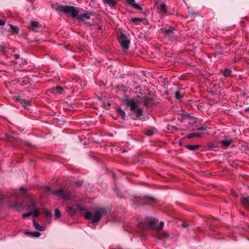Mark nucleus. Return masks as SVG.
<instances>
[{
	"label": "nucleus",
	"instance_id": "nucleus-1",
	"mask_svg": "<svg viewBox=\"0 0 249 249\" xmlns=\"http://www.w3.org/2000/svg\"><path fill=\"white\" fill-rule=\"evenodd\" d=\"M93 213L87 211L85 217L87 219H91V223L98 222L102 216L107 214V210L105 208H95L92 210Z\"/></svg>",
	"mask_w": 249,
	"mask_h": 249
},
{
	"label": "nucleus",
	"instance_id": "nucleus-2",
	"mask_svg": "<svg viewBox=\"0 0 249 249\" xmlns=\"http://www.w3.org/2000/svg\"><path fill=\"white\" fill-rule=\"evenodd\" d=\"M52 6L55 11L62 12L65 14L67 16H71L73 19L77 18L79 13L78 10L73 6H62L56 4H53Z\"/></svg>",
	"mask_w": 249,
	"mask_h": 249
},
{
	"label": "nucleus",
	"instance_id": "nucleus-3",
	"mask_svg": "<svg viewBox=\"0 0 249 249\" xmlns=\"http://www.w3.org/2000/svg\"><path fill=\"white\" fill-rule=\"evenodd\" d=\"M36 208V206L35 202L33 200H30L28 207V209L30 211V212L23 213L22 217L24 218L32 215L35 217H37L39 215V211Z\"/></svg>",
	"mask_w": 249,
	"mask_h": 249
},
{
	"label": "nucleus",
	"instance_id": "nucleus-4",
	"mask_svg": "<svg viewBox=\"0 0 249 249\" xmlns=\"http://www.w3.org/2000/svg\"><path fill=\"white\" fill-rule=\"evenodd\" d=\"M53 194L56 196H60L66 201L74 200V195L72 193H65L61 189L53 191Z\"/></svg>",
	"mask_w": 249,
	"mask_h": 249
},
{
	"label": "nucleus",
	"instance_id": "nucleus-5",
	"mask_svg": "<svg viewBox=\"0 0 249 249\" xmlns=\"http://www.w3.org/2000/svg\"><path fill=\"white\" fill-rule=\"evenodd\" d=\"M123 102L127 107H130L131 111H135L139 107V104L141 103V101L138 99L134 100L126 98L123 99Z\"/></svg>",
	"mask_w": 249,
	"mask_h": 249
},
{
	"label": "nucleus",
	"instance_id": "nucleus-6",
	"mask_svg": "<svg viewBox=\"0 0 249 249\" xmlns=\"http://www.w3.org/2000/svg\"><path fill=\"white\" fill-rule=\"evenodd\" d=\"M119 42L124 49L127 50L129 48L130 40L124 34L121 35L119 37Z\"/></svg>",
	"mask_w": 249,
	"mask_h": 249
},
{
	"label": "nucleus",
	"instance_id": "nucleus-7",
	"mask_svg": "<svg viewBox=\"0 0 249 249\" xmlns=\"http://www.w3.org/2000/svg\"><path fill=\"white\" fill-rule=\"evenodd\" d=\"M174 31V28H170L163 31V34L168 39L173 40L175 39Z\"/></svg>",
	"mask_w": 249,
	"mask_h": 249
},
{
	"label": "nucleus",
	"instance_id": "nucleus-8",
	"mask_svg": "<svg viewBox=\"0 0 249 249\" xmlns=\"http://www.w3.org/2000/svg\"><path fill=\"white\" fill-rule=\"evenodd\" d=\"M140 101H141V103H142L143 105L146 107L150 106L152 104L153 101L151 98H147L144 96L141 97Z\"/></svg>",
	"mask_w": 249,
	"mask_h": 249
},
{
	"label": "nucleus",
	"instance_id": "nucleus-9",
	"mask_svg": "<svg viewBox=\"0 0 249 249\" xmlns=\"http://www.w3.org/2000/svg\"><path fill=\"white\" fill-rule=\"evenodd\" d=\"M91 17V13L88 11H86V13L81 14L80 16L77 15V18L79 20L84 21L85 19H89Z\"/></svg>",
	"mask_w": 249,
	"mask_h": 249
},
{
	"label": "nucleus",
	"instance_id": "nucleus-10",
	"mask_svg": "<svg viewBox=\"0 0 249 249\" xmlns=\"http://www.w3.org/2000/svg\"><path fill=\"white\" fill-rule=\"evenodd\" d=\"M241 203L243 207L245 209H249V196L243 197L241 200Z\"/></svg>",
	"mask_w": 249,
	"mask_h": 249
},
{
	"label": "nucleus",
	"instance_id": "nucleus-11",
	"mask_svg": "<svg viewBox=\"0 0 249 249\" xmlns=\"http://www.w3.org/2000/svg\"><path fill=\"white\" fill-rule=\"evenodd\" d=\"M25 233L26 235L33 237H38L40 236L41 233L38 231H25Z\"/></svg>",
	"mask_w": 249,
	"mask_h": 249
},
{
	"label": "nucleus",
	"instance_id": "nucleus-12",
	"mask_svg": "<svg viewBox=\"0 0 249 249\" xmlns=\"http://www.w3.org/2000/svg\"><path fill=\"white\" fill-rule=\"evenodd\" d=\"M135 113V117L136 119H139L143 115V110L138 107L135 111H133Z\"/></svg>",
	"mask_w": 249,
	"mask_h": 249
},
{
	"label": "nucleus",
	"instance_id": "nucleus-13",
	"mask_svg": "<svg viewBox=\"0 0 249 249\" xmlns=\"http://www.w3.org/2000/svg\"><path fill=\"white\" fill-rule=\"evenodd\" d=\"M33 225L36 229L39 231H44L46 229L45 226H40L35 220H33Z\"/></svg>",
	"mask_w": 249,
	"mask_h": 249
},
{
	"label": "nucleus",
	"instance_id": "nucleus-14",
	"mask_svg": "<svg viewBox=\"0 0 249 249\" xmlns=\"http://www.w3.org/2000/svg\"><path fill=\"white\" fill-rule=\"evenodd\" d=\"M232 142L231 139L222 140L220 141V143L223 147H227L229 146Z\"/></svg>",
	"mask_w": 249,
	"mask_h": 249
},
{
	"label": "nucleus",
	"instance_id": "nucleus-15",
	"mask_svg": "<svg viewBox=\"0 0 249 249\" xmlns=\"http://www.w3.org/2000/svg\"><path fill=\"white\" fill-rule=\"evenodd\" d=\"M31 26L33 31L38 32V28L39 27V23L36 21H31Z\"/></svg>",
	"mask_w": 249,
	"mask_h": 249
},
{
	"label": "nucleus",
	"instance_id": "nucleus-16",
	"mask_svg": "<svg viewBox=\"0 0 249 249\" xmlns=\"http://www.w3.org/2000/svg\"><path fill=\"white\" fill-rule=\"evenodd\" d=\"M63 89L60 87H56L52 89V93L55 94H61L62 93Z\"/></svg>",
	"mask_w": 249,
	"mask_h": 249
},
{
	"label": "nucleus",
	"instance_id": "nucleus-17",
	"mask_svg": "<svg viewBox=\"0 0 249 249\" xmlns=\"http://www.w3.org/2000/svg\"><path fill=\"white\" fill-rule=\"evenodd\" d=\"M19 102L21 103V104L25 106V107H27L32 104V102H31L29 100H26L23 99H19Z\"/></svg>",
	"mask_w": 249,
	"mask_h": 249
},
{
	"label": "nucleus",
	"instance_id": "nucleus-18",
	"mask_svg": "<svg viewBox=\"0 0 249 249\" xmlns=\"http://www.w3.org/2000/svg\"><path fill=\"white\" fill-rule=\"evenodd\" d=\"M104 4L108 5L110 6L113 7L116 4V2L114 0H103Z\"/></svg>",
	"mask_w": 249,
	"mask_h": 249
},
{
	"label": "nucleus",
	"instance_id": "nucleus-19",
	"mask_svg": "<svg viewBox=\"0 0 249 249\" xmlns=\"http://www.w3.org/2000/svg\"><path fill=\"white\" fill-rule=\"evenodd\" d=\"M117 112L118 114L122 117V119H124L125 117V112L124 110L120 108H118L117 109Z\"/></svg>",
	"mask_w": 249,
	"mask_h": 249
},
{
	"label": "nucleus",
	"instance_id": "nucleus-20",
	"mask_svg": "<svg viewBox=\"0 0 249 249\" xmlns=\"http://www.w3.org/2000/svg\"><path fill=\"white\" fill-rule=\"evenodd\" d=\"M201 137V134L199 133H196V132L191 133L187 135V138L188 139H192L194 137Z\"/></svg>",
	"mask_w": 249,
	"mask_h": 249
},
{
	"label": "nucleus",
	"instance_id": "nucleus-21",
	"mask_svg": "<svg viewBox=\"0 0 249 249\" xmlns=\"http://www.w3.org/2000/svg\"><path fill=\"white\" fill-rule=\"evenodd\" d=\"M10 27V31L12 33H18L19 28L17 26H14L12 24H9Z\"/></svg>",
	"mask_w": 249,
	"mask_h": 249
},
{
	"label": "nucleus",
	"instance_id": "nucleus-22",
	"mask_svg": "<svg viewBox=\"0 0 249 249\" xmlns=\"http://www.w3.org/2000/svg\"><path fill=\"white\" fill-rule=\"evenodd\" d=\"M224 76H231V71L230 69H226L222 72Z\"/></svg>",
	"mask_w": 249,
	"mask_h": 249
},
{
	"label": "nucleus",
	"instance_id": "nucleus-23",
	"mask_svg": "<svg viewBox=\"0 0 249 249\" xmlns=\"http://www.w3.org/2000/svg\"><path fill=\"white\" fill-rule=\"evenodd\" d=\"M67 211L69 214L72 215L75 213L76 210L73 207H69L67 208Z\"/></svg>",
	"mask_w": 249,
	"mask_h": 249
},
{
	"label": "nucleus",
	"instance_id": "nucleus-24",
	"mask_svg": "<svg viewBox=\"0 0 249 249\" xmlns=\"http://www.w3.org/2000/svg\"><path fill=\"white\" fill-rule=\"evenodd\" d=\"M160 10V12L163 13H165L167 11V8L166 5L163 3H161L159 7Z\"/></svg>",
	"mask_w": 249,
	"mask_h": 249
},
{
	"label": "nucleus",
	"instance_id": "nucleus-25",
	"mask_svg": "<svg viewBox=\"0 0 249 249\" xmlns=\"http://www.w3.org/2000/svg\"><path fill=\"white\" fill-rule=\"evenodd\" d=\"M156 129L154 128H152L149 129H148L146 131V134L148 136H152L155 132Z\"/></svg>",
	"mask_w": 249,
	"mask_h": 249
},
{
	"label": "nucleus",
	"instance_id": "nucleus-26",
	"mask_svg": "<svg viewBox=\"0 0 249 249\" xmlns=\"http://www.w3.org/2000/svg\"><path fill=\"white\" fill-rule=\"evenodd\" d=\"M175 98L178 99H181L183 96V93L180 91H177L175 94Z\"/></svg>",
	"mask_w": 249,
	"mask_h": 249
},
{
	"label": "nucleus",
	"instance_id": "nucleus-27",
	"mask_svg": "<svg viewBox=\"0 0 249 249\" xmlns=\"http://www.w3.org/2000/svg\"><path fill=\"white\" fill-rule=\"evenodd\" d=\"M186 147L189 150L193 151L197 149L199 146L197 145H187Z\"/></svg>",
	"mask_w": 249,
	"mask_h": 249
},
{
	"label": "nucleus",
	"instance_id": "nucleus-28",
	"mask_svg": "<svg viewBox=\"0 0 249 249\" xmlns=\"http://www.w3.org/2000/svg\"><path fill=\"white\" fill-rule=\"evenodd\" d=\"M154 199L152 198L147 197L144 198L143 204H149L152 201H153Z\"/></svg>",
	"mask_w": 249,
	"mask_h": 249
},
{
	"label": "nucleus",
	"instance_id": "nucleus-29",
	"mask_svg": "<svg viewBox=\"0 0 249 249\" xmlns=\"http://www.w3.org/2000/svg\"><path fill=\"white\" fill-rule=\"evenodd\" d=\"M163 226H164V222L161 221L159 225H158V226H157L155 227V229L157 231L160 230L161 229H162L163 228Z\"/></svg>",
	"mask_w": 249,
	"mask_h": 249
},
{
	"label": "nucleus",
	"instance_id": "nucleus-30",
	"mask_svg": "<svg viewBox=\"0 0 249 249\" xmlns=\"http://www.w3.org/2000/svg\"><path fill=\"white\" fill-rule=\"evenodd\" d=\"M54 216L56 218H59L61 216V213L58 210H57V209L55 210Z\"/></svg>",
	"mask_w": 249,
	"mask_h": 249
},
{
	"label": "nucleus",
	"instance_id": "nucleus-31",
	"mask_svg": "<svg viewBox=\"0 0 249 249\" xmlns=\"http://www.w3.org/2000/svg\"><path fill=\"white\" fill-rule=\"evenodd\" d=\"M133 7H134L135 8L137 9H138V10H141V7L140 6V5L138 4H137L135 2L134 3V4H133L132 5Z\"/></svg>",
	"mask_w": 249,
	"mask_h": 249
},
{
	"label": "nucleus",
	"instance_id": "nucleus-32",
	"mask_svg": "<svg viewBox=\"0 0 249 249\" xmlns=\"http://www.w3.org/2000/svg\"><path fill=\"white\" fill-rule=\"evenodd\" d=\"M44 213L46 214V215L48 217H50L52 215L51 212L48 210H45Z\"/></svg>",
	"mask_w": 249,
	"mask_h": 249
},
{
	"label": "nucleus",
	"instance_id": "nucleus-33",
	"mask_svg": "<svg viewBox=\"0 0 249 249\" xmlns=\"http://www.w3.org/2000/svg\"><path fill=\"white\" fill-rule=\"evenodd\" d=\"M51 188L49 186L45 187L44 188V191L46 193H49L51 191Z\"/></svg>",
	"mask_w": 249,
	"mask_h": 249
},
{
	"label": "nucleus",
	"instance_id": "nucleus-34",
	"mask_svg": "<svg viewBox=\"0 0 249 249\" xmlns=\"http://www.w3.org/2000/svg\"><path fill=\"white\" fill-rule=\"evenodd\" d=\"M126 1L128 4L132 5L135 3V0H126Z\"/></svg>",
	"mask_w": 249,
	"mask_h": 249
},
{
	"label": "nucleus",
	"instance_id": "nucleus-35",
	"mask_svg": "<svg viewBox=\"0 0 249 249\" xmlns=\"http://www.w3.org/2000/svg\"><path fill=\"white\" fill-rule=\"evenodd\" d=\"M155 221V219H151L149 222V224L150 226H152L154 222Z\"/></svg>",
	"mask_w": 249,
	"mask_h": 249
},
{
	"label": "nucleus",
	"instance_id": "nucleus-36",
	"mask_svg": "<svg viewBox=\"0 0 249 249\" xmlns=\"http://www.w3.org/2000/svg\"><path fill=\"white\" fill-rule=\"evenodd\" d=\"M182 226L183 227H187L188 226V224L187 222H184L182 224Z\"/></svg>",
	"mask_w": 249,
	"mask_h": 249
},
{
	"label": "nucleus",
	"instance_id": "nucleus-37",
	"mask_svg": "<svg viewBox=\"0 0 249 249\" xmlns=\"http://www.w3.org/2000/svg\"><path fill=\"white\" fill-rule=\"evenodd\" d=\"M14 56L16 59H18L19 58V55L18 54H15Z\"/></svg>",
	"mask_w": 249,
	"mask_h": 249
},
{
	"label": "nucleus",
	"instance_id": "nucleus-38",
	"mask_svg": "<svg viewBox=\"0 0 249 249\" xmlns=\"http://www.w3.org/2000/svg\"><path fill=\"white\" fill-rule=\"evenodd\" d=\"M5 22L2 20H0V26L4 25Z\"/></svg>",
	"mask_w": 249,
	"mask_h": 249
},
{
	"label": "nucleus",
	"instance_id": "nucleus-39",
	"mask_svg": "<svg viewBox=\"0 0 249 249\" xmlns=\"http://www.w3.org/2000/svg\"><path fill=\"white\" fill-rule=\"evenodd\" d=\"M205 129V128L204 127H200L197 129V130H203Z\"/></svg>",
	"mask_w": 249,
	"mask_h": 249
},
{
	"label": "nucleus",
	"instance_id": "nucleus-40",
	"mask_svg": "<svg viewBox=\"0 0 249 249\" xmlns=\"http://www.w3.org/2000/svg\"><path fill=\"white\" fill-rule=\"evenodd\" d=\"M82 182H76V184L77 185H81L82 184Z\"/></svg>",
	"mask_w": 249,
	"mask_h": 249
},
{
	"label": "nucleus",
	"instance_id": "nucleus-41",
	"mask_svg": "<svg viewBox=\"0 0 249 249\" xmlns=\"http://www.w3.org/2000/svg\"><path fill=\"white\" fill-rule=\"evenodd\" d=\"M20 190L22 192H25V190L23 188H20Z\"/></svg>",
	"mask_w": 249,
	"mask_h": 249
},
{
	"label": "nucleus",
	"instance_id": "nucleus-42",
	"mask_svg": "<svg viewBox=\"0 0 249 249\" xmlns=\"http://www.w3.org/2000/svg\"><path fill=\"white\" fill-rule=\"evenodd\" d=\"M132 20H133V22H135L136 21L139 20V19H138V18H133V19H132Z\"/></svg>",
	"mask_w": 249,
	"mask_h": 249
},
{
	"label": "nucleus",
	"instance_id": "nucleus-43",
	"mask_svg": "<svg viewBox=\"0 0 249 249\" xmlns=\"http://www.w3.org/2000/svg\"><path fill=\"white\" fill-rule=\"evenodd\" d=\"M77 207H78L80 209H81V210H82V211H84V209H82V208H81V207L79 205H78V206H77Z\"/></svg>",
	"mask_w": 249,
	"mask_h": 249
},
{
	"label": "nucleus",
	"instance_id": "nucleus-44",
	"mask_svg": "<svg viewBox=\"0 0 249 249\" xmlns=\"http://www.w3.org/2000/svg\"><path fill=\"white\" fill-rule=\"evenodd\" d=\"M1 200H0V203H1Z\"/></svg>",
	"mask_w": 249,
	"mask_h": 249
}]
</instances>
